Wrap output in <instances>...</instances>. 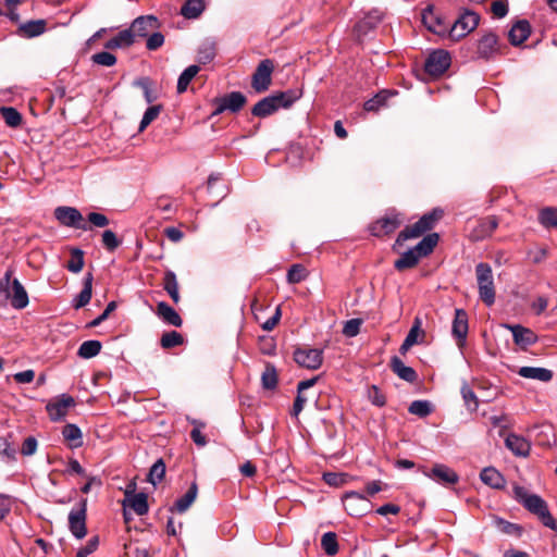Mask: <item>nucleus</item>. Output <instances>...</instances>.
Wrapping results in <instances>:
<instances>
[{
  "label": "nucleus",
  "instance_id": "obj_62",
  "mask_svg": "<svg viewBox=\"0 0 557 557\" xmlns=\"http://www.w3.org/2000/svg\"><path fill=\"white\" fill-rule=\"evenodd\" d=\"M163 44H164V36L159 32H154L148 37L146 47L148 50L153 51V50L159 49Z\"/></svg>",
  "mask_w": 557,
  "mask_h": 557
},
{
  "label": "nucleus",
  "instance_id": "obj_20",
  "mask_svg": "<svg viewBox=\"0 0 557 557\" xmlns=\"http://www.w3.org/2000/svg\"><path fill=\"white\" fill-rule=\"evenodd\" d=\"M135 488V484H133ZM134 490L125 491V499L123 500V507H131L138 516H144L148 512V496L145 493L134 494Z\"/></svg>",
  "mask_w": 557,
  "mask_h": 557
},
{
  "label": "nucleus",
  "instance_id": "obj_45",
  "mask_svg": "<svg viewBox=\"0 0 557 557\" xmlns=\"http://www.w3.org/2000/svg\"><path fill=\"white\" fill-rule=\"evenodd\" d=\"M262 386L265 389H274L277 385V373L274 366L268 363L261 375Z\"/></svg>",
  "mask_w": 557,
  "mask_h": 557
},
{
  "label": "nucleus",
  "instance_id": "obj_44",
  "mask_svg": "<svg viewBox=\"0 0 557 557\" xmlns=\"http://www.w3.org/2000/svg\"><path fill=\"white\" fill-rule=\"evenodd\" d=\"M184 343V337L176 331H170L161 336L160 345L164 349H170L180 346Z\"/></svg>",
  "mask_w": 557,
  "mask_h": 557
},
{
  "label": "nucleus",
  "instance_id": "obj_42",
  "mask_svg": "<svg viewBox=\"0 0 557 557\" xmlns=\"http://www.w3.org/2000/svg\"><path fill=\"white\" fill-rule=\"evenodd\" d=\"M539 221L546 228L557 227V208L547 207L542 209Z\"/></svg>",
  "mask_w": 557,
  "mask_h": 557
},
{
  "label": "nucleus",
  "instance_id": "obj_53",
  "mask_svg": "<svg viewBox=\"0 0 557 557\" xmlns=\"http://www.w3.org/2000/svg\"><path fill=\"white\" fill-rule=\"evenodd\" d=\"M308 272L301 264H293L287 272V282L290 284L300 283L306 280Z\"/></svg>",
  "mask_w": 557,
  "mask_h": 557
},
{
  "label": "nucleus",
  "instance_id": "obj_38",
  "mask_svg": "<svg viewBox=\"0 0 557 557\" xmlns=\"http://www.w3.org/2000/svg\"><path fill=\"white\" fill-rule=\"evenodd\" d=\"M203 9V0H187L181 9V14L186 18H196L201 14Z\"/></svg>",
  "mask_w": 557,
  "mask_h": 557
},
{
  "label": "nucleus",
  "instance_id": "obj_40",
  "mask_svg": "<svg viewBox=\"0 0 557 557\" xmlns=\"http://www.w3.org/2000/svg\"><path fill=\"white\" fill-rule=\"evenodd\" d=\"M422 22L428 27L429 30L434 34L442 35L447 32V27L442 23V21L433 15L432 12L422 14Z\"/></svg>",
  "mask_w": 557,
  "mask_h": 557
},
{
  "label": "nucleus",
  "instance_id": "obj_8",
  "mask_svg": "<svg viewBox=\"0 0 557 557\" xmlns=\"http://www.w3.org/2000/svg\"><path fill=\"white\" fill-rule=\"evenodd\" d=\"M295 362L309 370H317L323 361V351L309 346L297 347L294 351Z\"/></svg>",
  "mask_w": 557,
  "mask_h": 557
},
{
  "label": "nucleus",
  "instance_id": "obj_32",
  "mask_svg": "<svg viewBox=\"0 0 557 557\" xmlns=\"http://www.w3.org/2000/svg\"><path fill=\"white\" fill-rule=\"evenodd\" d=\"M163 288L175 304L180 301L178 282L175 273L171 270H168L164 274Z\"/></svg>",
  "mask_w": 557,
  "mask_h": 557
},
{
  "label": "nucleus",
  "instance_id": "obj_57",
  "mask_svg": "<svg viewBox=\"0 0 557 557\" xmlns=\"http://www.w3.org/2000/svg\"><path fill=\"white\" fill-rule=\"evenodd\" d=\"M102 244L107 250L114 251L121 245V240L117 239L113 231L106 230L102 233Z\"/></svg>",
  "mask_w": 557,
  "mask_h": 557
},
{
  "label": "nucleus",
  "instance_id": "obj_43",
  "mask_svg": "<svg viewBox=\"0 0 557 557\" xmlns=\"http://www.w3.org/2000/svg\"><path fill=\"white\" fill-rule=\"evenodd\" d=\"M379 22L380 17L377 15L369 14L355 25V33L360 37V35H364L369 30L373 29Z\"/></svg>",
  "mask_w": 557,
  "mask_h": 557
},
{
  "label": "nucleus",
  "instance_id": "obj_41",
  "mask_svg": "<svg viewBox=\"0 0 557 557\" xmlns=\"http://www.w3.org/2000/svg\"><path fill=\"white\" fill-rule=\"evenodd\" d=\"M321 547L329 556H334L338 552L337 535L334 532H326L321 539Z\"/></svg>",
  "mask_w": 557,
  "mask_h": 557
},
{
  "label": "nucleus",
  "instance_id": "obj_6",
  "mask_svg": "<svg viewBox=\"0 0 557 557\" xmlns=\"http://www.w3.org/2000/svg\"><path fill=\"white\" fill-rule=\"evenodd\" d=\"M404 220L401 213L392 210L370 224L369 231L375 237H383L395 232L404 223Z\"/></svg>",
  "mask_w": 557,
  "mask_h": 557
},
{
  "label": "nucleus",
  "instance_id": "obj_12",
  "mask_svg": "<svg viewBox=\"0 0 557 557\" xmlns=\"http://www.w3.org/2000/svg\"><path fill=\"white\" fill-rule=\"evenodd\" d=\"M450 65V55L445 50L433 51L425 61L424 70L432 76H440Z\"/></svg>",
  "mask_w": 557,
  "mask_h": 557
},
{
  "label": "nucleus",
  "instance_id": "obj_21",
  "mask_svg": "<svg viewBox=\"0 0 557 557\" xmlns=\"http://www.w3.org/2000/svg\"><path fill=\"white\" fill-rule=\"evenodd\" d=\"M451 333L453 336L457 339L458 345L462 346L468 334V314L463 309L455 310Z\"/></svg>",
  "mask_w": 557,
  "mask_h": 557
},
{
  "label": "nucleus",
  "instance_id": "obj_15",
  "mask_svg": "<svg viewBox=\"0 0 557 557\" xmlns=\"http://www.w3.org/2000/svg\"><path fill=\"white\" fill-rule=\"evenodd\" d=\"M499 52L498 37L492 32L485 33L476 45V54L481 59L488 60Z\"/></svg>",
  "mask_w": 557,
  "mask_h": 557
},
{
  "label": "nucleus",
  "instance_id": "obj_28",
  "mask_svg": "<svg viewBox=\"0 0 557 557\" xmlns=\"http://www.w3.org/2000/svg\"><path fill=\"white\" fill-rule=\"evenodd\" d=\"M480 478L484 484L493 488H503L506 483L502 473L493 467L484 468L481 471Z\"/></svg>",
  "mask_w": 557,
  "mask_h": 557
},
{
  "label": "nucleus",
  "instance_id": "obj_2",
  "mask_svg": "<svg viewBox=\"0 0 557 557\" xmlns=\"http://www.w3.org/2000/svg\"><path fill=\"white\" fill-rule=\"evenodd\" d=\"M440 239L438 234L432 233L423 237L413 248L401 253L400 258L394 263V267L398 271L411 269L418 264L421 258L430 255Z\"/></svg>",
  "mask_w": 557,
  "mask_h": 557
},
{
  "label": "nucleus",
  "instance_id": "obj_11",
  "mask_svg": "<svg viewBox=\"0 0 557 557\" xmlns=\"http://www.w3.org/2000/svg\"><path fill=\"white\" fill-rule=\"evenodd\" d=\"M246 101L247 99L244 94L240 91H232L214 100L216 107L212 115H219L226 110L236 113L245 106Z\"/></svg>",
  "mask_w": 557,
  "mask_h": 557
},
{
  "label": "nucleus",
  "instance_id": "obj_4",
  "mask_svg": "<svg viewBox=\"0 0 557 557\" xmlns=\"http://www.w3.org/2000/svg\"><path fill=\"white\" fill-rule=\"evenodd\" d=\"M444 212L442 209H433L431 212L422 215L413 225L405 227L397 236L393 249L396 250L406 240L418 238L425 232L431 231L435 223L440 221Z\"/></svg>",
  "mask_w": 557,
  "mask_h": 557
},
{
  "label": "nucleus",
  "instance_id": "obj_26",
  "mask_svg": "<svg viewBox=\"0 0 557 557\" xmlns=\"http://www.w3.org/2000/svg\"><path fill=\"white\" fill-rule=\"evenodd\" d=\"M198 493V486L196 482H193L188 488V491L180 497L173 507L170 509L171 511H177L180 513L185 512L191 504L195 502Z\"/></svg>",
  "mask_w": 557,
  "mask_h": 557
},
{
  "label": "nucleus",
  "instance_id": "obj_29",
  "mask_svg": "<svg viewBox=\"0 0 557 557\" xmlns=\"http://www.w3.org/2000/svg\"><path fill=\"white\" fill-rule=\"evenodd\" d=\"M392 370L403 380L413 383L418 375L414 369L407 367L398 357H393L391 360Z\"/></svg>",
  "mask_w": 557,
  "mask_h": 557
},
{
  "label": "nucleus",
  "instance_id": "obj_14",
  "mask_svg": "<svg viewBox=\"0 0 557 557\" xmlns=\"http://www.w3.org/2000/svg\"><path fill=\"white\" fill-rule=\"evenodd\" d=\"M87 500L83 499L78 509H72L69 513V528L76 539H83L87 534L86 528Z\"/></svg>",
  "mask_w": 557,
  "mask_h": 557
},
{
  "label": "nucleus",
  "instance_id": "obj_5",
  "mask_svg": "<svg viewBox=\"0 0 557 557\" xmlns=\"http://www.w3.org/2000/svg\"><path fill=\"white\" fill-rule=\"evenodd\" d=\"M475 276L481 300L486 306H492L495 302V286L491 265L485 262L478 263Z\"/></svg>",
  "mask_w": 557,
  "mask_h": 557
},
{
  "label": "nucleus",
  "instance_id": "obj_59",
  "mask_svg": "<svg viewBox=\"0 0 557 557\" xmlns=\"http://www.w3.org/2000/svg\"><path fill=\"white\" fill-rule=\"evenodd\" d=\"M491 11L494 16L502 18L505 17L508 13V2L507 0H495L491 4Z\"/></svg>",
  "mask_w": 557,
  "mask_h": 557
},
{
  "label": "nucleus",
  "instance_id": "obj_37",
  "mask_svg": "<svg viewBox=\"0 0 557 557\" xmlns=\"http://www.w3.org/2000/svg\"><path fill=\"white\" fill-rule=\"evenodd\" d=\"M220 181L221 177L219 174H211L208 178V191L216 198L214 205L226 196V187L223 184H220Z\"/></svg>",
  "mask_w": 557,
  "mask_h": 557
},
{
  "label": "nucleus",
  "instance_id": "obj_64",
  "mask_svg": "<svg viewBox=\"0 0 557 557\" xmlns=\"http://www.w3.org/2000/svg\"><path fill=\"white\" fill-rule=\"evenodd\" d=\"M37 449V440L33 436H28L23 442L21 453L24 456H32L36 453Z\"/></svg>",
  "mask_w": 557,
  "mask_h": 557
},
{
  "label": "nucleus",
  "instance_id": "obj_61",
  "mask_svg": "<svg viewBox=\"0 0 557 557\" xmlns=\"http://www.w3.org/2000/svg\"><path fill=\"white\" fill-rule=\"evenodd\" d=\"M325 483L331 486H341L346 482L345 473L327 472L323 474Z\"/></svg>",
  "mask_w": 557,
  "mask_h": 557
},
{
  "label": "nucleus",
  "instance_id": "obj_50",
  "mask_svg": "<svg viewBox=\"0 0 557 557\" xmlns=\"http://www.w3.org/2000/svg\"><path fill=\"white\" fill-rule=\"evenodd\" d=\"M161 110H162L161 104H156V106L149 107L144 113V116L139 124L138 132H144L147 128V126L159 116Z\"/></svg>",
  "mask_w": 557,
  "mask_h": 557
},
{
  "label": "nucleus",
  "instance_id": "obj_13",
  "mask_svg": "<svg viewBox=\"0 0 557 557\" xmlns=\"http://www.w3.org/2000/svg\"><path fill=\"white\" fill-rule=\"evenodd\" d=\"M498 224V219L495 215L478 219L469 232V237L473 242L483 240L493 234Z\"/></svg>",
  "mask_w": 557,
  "mask_h": 557
},
{
  "label": "nucleus",
  "instance_id": "obj_17",
  "mask_svg": "<svg viewBox=\"0 0 557 557\" xmlns=\"http://www.w3.org/2000/svg\"><path fill=\"white\" fill-rule=\"evenodd\" d=\"M159 26L160 24L156 16L144 15L135 18L128 30L132 32L133 39H135V36H148L150 32L159 28Z\"/></svg>",
  "mask_w": 557,
  "mask_h": 557
},
{
  "label": "nucleus",
  "instance_id": "obj_47",
  "mask_svg": "<svg viewBox=\"0 0 557 557\" xmlns=\"http://www.w3.org/2000/svg\"><path fill=\"white\" fill-rule=\"evenodd\" d=\"M84 268V252L79 248L71 250V259L66 264V269L73 273H78Z\"/></svg>",
  "mask_w": 557,
  "mask_h": 557
},
{
  "label": "nucleus",
  "instance_id": "obj_1",
  "mask_svg": "<svg viewBox=\"0 0 557 557\" xmlns=\"http://www.w3.org/2000/svg\"><path fill=\"white\" fill-rule=\"evenodd\" d=\"M513 494L516 499L530 512L536 515L545 527L557 531V523L550 515L546 502L542 497L535 494H529L522 486H515Z\"/></svg>",
  "mask_w": 557,
  "mask_h": 557
},
{
  "label": "nucleus",
  "instance_id": "obj_3",
  "mask_svg": "<svg viewBox=\"0 0 557 557\" xmlns=\"http://www.w3.org/2000/svg\"><path fill=\"white\" fill-rule=\"evenodd\" d=\"M299 97L300 92L297 90L273 94L258 101L251 109V113L258 117L269 116L280 108H289Z\"/></svg>",
  "mask_w": 557,
  "mask_h": 557
},
{
  "label": "nucleus",
  "instance_id": "obj_55",
  "mask_svg": "<svg viewBox=\"0 0 557 557\" xmlns=\"http://www.w3.org/2000/svg\"><path fill=\"white\" fill-rule=\"evenodd\" d=\"M461 395L463 401L469 410L475 411L479 406V401L474 392L469 387V385L463 384L461 387Z\"/></svg>",
  "mask_w": 557,
  "mask_h": 557
},
{
  "label": "nucleus",
  "instance_id": "obj_34",
  "mask_svg": "<svg viewBox=\"0 0 557 557\" xmlns=\"http://www.w3.org/2000/svg\"><path fill=\"white\" fill-rule=\"evenodd\" d=\"M46 29L44 20L28 21L20 26V32L28 38L41 35Z\"/></svg>",
  "mask_w": 557,
  "mask_h": 557
},
{
  "label": "nucleus",
  "instance_id": "obj_36",
  "mask_svg": "<svg viewBox=\"0 0 557 557\" xmlns=\"http://www.w3.org/2000/svg\"><path fill=\"white\" fill-rule=\"evenodd\" d=\"M102 348L99 341L90 339L81 344L77 355L83 359H90L96 357Z\"/></svg>",
  "mask_w": 557,
  "mask_h": 557
},
{
  "label": "nucleus",
  "instance_id": "obj_51",
  "mask_svg": "<svg viewBox=\"0 0 557 557\" xmlns=\"http://www.w3.org/2000/svg\"><path fill=\"white\" fill-rule=\"evenodd\" d=\"M408 411L411 414L424 418L432 412V406L428 400H414L410 404Z\"/></svg>",
  "mask_w": 557,
  "mask_h": 557
},
{
  "label": "nucleus",
  "instance_id": "obj_31",
  "mask_svg": "<svg viewBox=\"0 0 557 557\" xmlns=\"http://www.w3.org/2000/svg\"><path fill=\"white\" fill-rule=\"evenodd\" d=\"M135 39H133L132 32L128 29L121 30L116 36L109 39L104 44V48L109 50L119 49V48H127L134 44Z\"/></svg>",
  "mask_w": 557,
  "mask_h": 557
},
{
  "label": "nucleus",
  "instance_id": "obj_48",
  "mask_svg": "<svg viewBox=\"0 0 557 557\" xmlns=\"http://www.w3.org/2000/svg\"><path fill=\"white\" fill-rule=\"evenodd\" d=\"M393 92L383 90L376 94L372 99L364 102L363 108L366 111H376L383 107L388 97L393 96Z\"/></svg>",
  "mask_w": 557,
  "mask_h": 557
},
{
  "label": "nucleus",
  "instance_id": "obj_63",
  "mask_svg": "<svg viewBox=\"0 0 557 557\" xmlns=\"http://www.w3.org/2000/svg\"><path fill=\"white\" fill-rule=\"evenodd\" d=\"M87 220L90 224L97 227H104L109 224V219L104 214L98 212H90Z\"/></svg>",
  "mask_w": 557,
  "mask_h": 557
},
{
  "label": "nucleus",
  "instance_id": "obj_9",
  "mask_svg": "<svg viewBox=\"0 0 557 557\" xmlns=\"http://www.w3.org/2000/svg\"><path fill=\"white\" fill-rule=\"evenodd\" d=\"M273 70L274 63L270 59H264L258 64L251 81V86L257 92H263L269 89Z\"/></svg>",
  "mask_w": 557,
  "mask_h": 557
},
{
  "label": "nucleus",
  "instance_id": "obj_54",
  "mask_svg": "<svg viewBox=\"0 0 557 557\" xmlns=\"http://www.w3.org/2000/svg\"><path fill=\"white\" fill-rule=\"evenodd\" d=\"M91 61L95 64L102 66H113L116 63V57L108 51H101L91 55Z\"/></svg>",
  "mask_w": 557,
  "mask_h": 557
},
{
  "label": "nucleus",
  "instance_id": "obj_49",
  "mask_svg": "<svg viewBox=\"0 0 557 557\" xmlns=\"http://www.w3.org/2000/svg\"><path fill=\"white\" fill-rule=\"evenodd\" d=\"M134 85L143 89L147 103H152L154 100H157L158 96L151 89L152 82L149 77H140L134 82Z\"/></svg>",
  "mask_w": 557,
  "mask_h": 557
},
{
  "label": "nucleus",
  "instance_id": "obj_33",
  "mask_svg": "<svg viewBox=\"0 0 557 557\" xmlns=\"http://www.w3.org/2000/svg\"><path fill=\"white\" fill-rule=\"evenodd\" d=\"M62 435L66 442L70 443V446L72 448H77L82 446V431L81 429L75 424H66L62 430Z\"/></svg>",
  "mask_w": 557,
  "mask_h": 557
},
{
  "label": "nucleus",
  "instance_id": "obj_56",
  "mask_svg": "<svg viewBox=\"0 0 557 557\" xmlns=\"http://www.w3.org/2000/svg\"><path fill=\"white\" fill-rule=\"evenodd\" d=\"M215 57L214 44H203L198 51V61L202 64L211 62Z\"/></svg>",
  "mask_w": 557,
  "mask_h": 557
},
{
  "label": "nucleus",
  "instance_id": "obj_58",
  "mask_svg": "<svg viewBox=\"0 0 557 557\" xmlns=\"http://www.w3.org/2000/svg\"><path fill=\"white\" fill-rule=\"evenodd\" d=\"M368 398L369 400L377 407H383L386 404L385 395L380 391L376 385H372L368 389Z\"/></svg>",
  "mask_w": 557,
  "mask_h": 557
},
{
  "label": "nucleus",
  "instance_id": "obj_25",
  "mask_svg": "<svg viewBox=\"0 0 557 557\" xmlns=\"http://www.w3.org/2000/svg\"><path fill=\"white\" fill-rule=\"evenodd\" d=\"M156 312L160 319L170 325L180 327L183 324V320L180 314L165 301H160L157 305Z\"/></svg>",
  "mask_w": 557,
  "mask_h": 557
},
{
  "label": "nucleus",
  "instance_id": "obj_30",
  "mask_svg": "<svg viewBox=\"0 0 557 557\" xmlns=\"http://www.w3.org/2000/svg\"><path fill=\"white\" fill-rule=\"evenodd\" d=\"M92 274L87 273L84 278V286L81 293L75 297L73 301V307L75 309H79L85 307L91 299V293H92Z\"/></svg>",
  "mask_w": 557,
  "mask_h": 557
},
{
  "label": "nucleus",
  "instance_id": "obj_16",
  "mask_svg": "<svg viewBox=\"0 0 557 557\" xmlns=\"http://www.w3.org/2000/svg\"><path fill=\"white\" fill-rule=\"evenodd\" d=\"M75 405V400L72 396L62 394L60 397L49 403L46 407L49 417L53 421H58L64 418L71 407Z\"/></svg>",
  "mask_w": 557,
  "mask_h": 557
},
{
  "label": "nucleus",
  "instance_id": "obj_10",
  "mask_svg": "<svg viewBox=\"0 0 557 557\" xmlns=\"http://www.w3.org/2000/svg\"><path fill=\"white\" fill-rule=\"evenodd\" d=\"M55 219L64 226L88 231L91 227L84 221L82 213L73 207H58L54 210Z\"/></svg>",
  "mask_w": 557,
  "mask_h": 557
},
{
  "label": "nucleus",
  "instance_id": "obj_35",
  "mask_svg": "<svg viewBox=\"0 0 557 557\" xmlns=\"http://www.w3.org/2000/svg\"><path fill=\"white\" fill-rule=\"evenodd\" d=\"M200 67L198 65H189L180 75L177 81V92L183 94L187 90L189 83L199 73Z\"/></svg>",
  "mask_w": 557,
  "mask_h": 557
},
{
  "label": "nucleus",
  "instance_id": "obj_19",
  "mask_svg": "<svg viewBox=\"0 0 557 557\" xmlns=\"http://www.w3.org/2000/svg\"><path fill=\"white\" fill-rule=\"evenodd\" d=\"M424 474L441 484H456L459 481L457 472L443 463L434 465L431 471Z\"/></svg>",
  "mask_w": 557,
  "mask_h": 557
},
{
  "label": "nucleus",
  "instance_id": "obj_22",
  "mask_svg": "<svg viewBox=\"0 0 557 557\" xmlns=\"http://www.w3.org/2000/svg\"><path fill=\"white\" fill-rule=\"evenodd\" d=\"M7 294L14 309L21 310L27 307L29 302L27 292L17 278L12 281L11 290Z\"/></svg>",
  "mask_w": 557,
  "mask_h": 557
},
{
  "label": "nucleus",
  "instance_id": "obj_24",
  "mask_svg": "<svg viewBox=\"0 0 557 557\" xmlns=\"http://www.w3.org/2000/svg\"><path fill=\"white\" fill-rule=\"evenodd\" d=\"M505 444L516 456L525 457L530 453V443L522 436L509 434L505 440Z\"/></svg>",
  "mask_w": 557,
  "mask_h": 557
},
{
  "label": "nucleus",
  "instance_id": "obj_60",
  "mask_svg": "<svg viewBox=\"0 0 557 557\" xmlns=\"http://www.w3.org/2000/svg\"><path fill=\"white\" fill-rule=\"evenodd\" d=\"M0 457L4 460H13L15 458V448L11 447L5 437H0Z\"/></svg>",
  "mask_w": 557,
  "mask_h": 557
},
{
  "label": "nucleus",
  "instance_id": "obj_52",
  "mask_svg": "<svg viewBox=\"0 0 557 557\" xmlns=\"http://www.w3.org/2000/svg\"><path fill=\"white\" fill-rule=\"evenodd\" d=\"M191 423L194 424V429L190 432V438L197 446H206L207 438L201 432V430L206 428V423L199 420H193Z\"/></svg>",
  "mask_w": 557,
  "mask_h": 557
},
{
  "label": "nucleus",
  "instance_id": "obj_23",
  "mask_svg": "<svg viewBox=\"0 0 557 557\" xmlns=\"http://www.w3.org/2000/svg\"><path fill=\"white\" fill-rule=\"evenodd\" d=\"M530 34V23L527 20H520L510 28L508 38L512 46H519L529 38Z\"/></svg>",
  "mask_w": 557,
  "mask_h": 557
},
{
  "label": "nucleus",
  "instance_id": "obj_27",
  "mask_svg": "<svg viewBox=\"0 0 557 557\" xmlns=\"http://www.w3.org/2000/svg\"><path fill=\"white\" fill-rule=\"evenodd\" d=\"M518 374L522 377L537 380L541 382H548L553 377V372L550 370L539 367H521Z\"/></svg>",
  "mask_w": 557,
  "mask_h": 557
},
{
  "label": "nucleus",
  "instance_id": "obj_39",
  "mask_svg": "<svg viewBox=\"0 0 557 557\" xmlns=\"http://www.w3.org/2000/svg\"><path fill=\"white\" fill-rule=\"evenodd\" d=\"M0 113L9 127L16 128L22 124V114L13 107H1Z\"/></svg>",
  "mask_w": 557,
  "mask_h": 557
},
{
  "label": "nucleus",
  "instance_id": "obj_7",
  "mask_svg": "<svg viewBox=\"0 0 557 557\" xmlns=\"http://www.w3.org/2000/svg\"><path fill=\"white\" fill-rule=\"evenodd\" d=\"M480 22V15L474 11L466 10L450 26L449 37L454 40L463 38L474 30Z\"/></svg>",
  "mask_w": 557,
  "mask_h": 557
},
{
  "label": "nucleus",
  "instance_id": "obj_18",
  "mask_svg": "<svg viewBox=\"0 0 557 557\" xmlns=\"http://www.w3.org/2000/svg\"><path fill=\"white\" fill-rule=\"evenodd\" d=\"M503 326L511 331L515 344L520 346L522 349H525L537 341V336L532 330L520 324H503Z\"/></svg>",
  "mask_w": 557,
  "mask_h": 557
},
{
  "label": "nucleus",
  "instance_id": "obj_46",
  "mask_svg": "<svg viewBox=\"0 0 557 557\" xmlns=\"http://www.w3.org/2000/svg\"><path fill=\"white\" fill-rule=\"evenodd\" d=\"M165 475V463L163 459H158L152 467L150 468L149 474H148V481L152 485H157L160 483Z\"/></svg>",
  "mask_w": 557,
  "mask_h": 557
}]
</instances>
